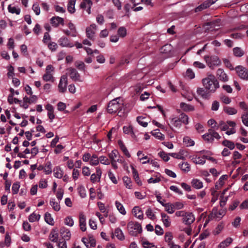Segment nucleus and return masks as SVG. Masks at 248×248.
<instances>
[{"mask_svg":"<svg viewBox=\"0 0 248 248\" xmlns=\"http://www.w3.org/2000/svg\"><path fill=\"white\" fill-rule=\"evenodd\" d=\"M123 182L125 187L128 189H131L132 187V184L131 180L130 178L127 176H124L123 178Z\"/></svg>","mask_w":248,"mask_h":248,"instance_id":"a18cd8bd","label":"nucleus"},{"mask_svg":"<svg viewBox=\"0 0 248 248\" xmlns=\"http://www.w3.org/2000/svg\"><path fill=\"white\" fill-rule=\"evenodd\" d=\"M210 6V3L209 2L208 3L206 2V1H205L202 4H201L200 6L196 7L195 8V12H198L201 11L202 10L209 7Z\"/></svg>","mask_w":248,"mask_h":248,"instance_id":"3c124183","label":"nucleus"},{"mask_svg":"<svg viewBox=\"0 0 248 248\" xmlns=\"http://www.w3.org/2000/svg\"><path fill=\"white\" fill-rule=\"evenodd\" d=\"M163 206L165 207V210L169 214H172L175 211L173 205L171 203L168 202L165 203Z\"/></svg>","mask_w":248,"mask_h":248,"instance_id":"c756f323","label":"nucleus"},{"mask_svg":"<svg viewBox=\"0 0 248 248\" xmlns=\"http://www.w3.org/2000/svg\"><path fill=\"white\" fill-rule=\"evenodd\" d=\"M54 176L57 178H62L63 176V172L59 166L56 167L54 170Z\"/></svg>","mask_w":248,"mask_h":248,"instance_id":"bb28decb","label":"nucleus"},{"mask_svg":"<svg viewBox=\"0 0 248 248\" xmlns=\"http://www.w3.org/2000/svg\"><path fill=\"white\" fill-rule=\"evenodd\" d=\"M197 93L201 96L203 98L207 99L209 97L208 93L206 91L202 88H198L197 91Z\"/></svg>","mask_w":248,"mask_h":248,"instance_id":"79ce46f5","label":"nucleus"},{"mask_svg":"<svg viewBox=\"0 0 248 248\" xmlns=\"http://www.w3.org/2000/svg\"><path fill=\"white\" fill-rule=\"evenodd\" d=\"M179 118L180 120L181 124H183L186 125L188 124L189 118L187 115L184 113H182L179 115Z\"/></svg>","mask_w":248,"mask_h":248,"instance_id":"864d4df0","label":"nucleus"},{"mask_svg":"<svg viewBox=\"0 0 248 248\" xmlns=\"http://www.w3.org/2000/svg\"><path fill=\"white\" fill-rule=\"evenodd\" d=\"M49 239L52 242H56L58 239V233L55 231H52L49 234Z\"/></svg>","mask_w":248,"mask_h":248,"instance_id":"09e8293b","label":"nucleus"},{"mask_svg":"<svg viewBox=\"0 0 248 248\" xmlns=\"http://www.w3.org/2000/svg\"><path fill=\"white\" fill-rule=\"evenodd\" d=\"M127 230L130 235L136 236L142 232V227L138 222L129 221L127 224Z\"/></svg>","mask_w":248,"mask_h":248,"instance_id":"20e7f679","label":"nucleus"},{"mask_svg":"<svg viewBox=\"0 0 248 248\" xmlns=\"http://www.w3.org/2000/svg\"><path fill=\"white\" fill-rule=\"evenodd\" d=\"M208 124L211 126L212 128L215 130H218L219 129V128L220 127V126L219 125V123L217 124V123L216 122V121L214 119H210L208 122Z\"/></svg>","mask_w":248,"mask_h":248,"instance_id":"a19ab883","label":"nucleus"},{"mask_svg":"<svg viewBox=\"0 0 248 248\" xmlns=\"http://www.w3.org/2000/svg\"><path fill=\"white\" fill-rule=\"evenodd\" d=\"M99 162L102 164L108 165L110 164V160L105 156L101 155L99 157Z\"/></svg>","mask_w":248,"mask_h":248,"instance_id":"69168bd1","label":"nucleus"},{"mask_svg":"<svg viewBox=\"0 0 248 248\" xmlns=\"http://www.w3.org/2000/svg\"><path fill=\"white\" fill-rule=\"evenodd\" d=\"M205 159L206 158L204 155L202 157H200L198 155H193L191 156V160L196 164L203 165L206 162Z\"/></svg>","mask_w":248,"mask_h":248,"instance_id":"5701e85b","label":"nucleus"},{"mask_svg":"<svg viewBox=\"0 0 248 248\" xmlns=\"http://www.w3.org/2000/svg\"><path fill=\"white\" fill-rule=\"evenodd\" d=\"M78 191L82 198H84L86 196V190L83 186H80L78 187Z\"/></svg>","mask_w":248,"mask_h":248,"instance_id":"680f3d73","label":"nucleus"},{"mask_svg":"<svg viewBox=\"0 0 248 248\" xmlns=\"http://www.w3.org/2000/svg\"><path fill=\"white\" fill-rule=\"evenodd\" d=\"M172 238H173V236L171 232H167L165 233V242L168 243V245H170L173 243L172 241Z\"/></svg>","mask_w":248,"mask_h":248,"instance_id":"5fc2aeb1","label":"nucleus"},{"mask_svg":"<svg viewBox=\"0 0 248 248\" xmlns=\"http://www.w3.org/2000/svg\"><path fill=\"white\" fill-rule=\"evenodd\" d=\"M202 82L203 86L209 92L214 93L219 87L217 80L212 75L202 79Z\"/></svg>","mask_w":248,"mask_h":248,"instance_id":"f03ea898","label":"nucleus"},{"mask_svg":"<svg viewBox=\"0 0 248 248\" xmlns=\"http://www.w3.org/2000/svg\"><path fill=\"white\" fill-rule=\"evenodd\" d=\"M141 242L144 248H157V246L155 245L154 243H150L145 239H142Z\"/></svg>","mask_w":248,"mask_h":248,"instance_id":"f704fd0d","label":"nucleus"},{"mask_svg":"<svg viewBox=\"0 0 248 248\" xmlns=\"http://www.w3.org/2000/svg\"><path fill=\"white\" fill-rule=\"evenodd\" d=\"M180 108L185 111H190L194 110V107L191 105L182 102L180 105Z\"/></svg>","mask_w":248,"mask_h":248,"instance_id":"ea45409f","label":"nucleus"},{"mask_svg":"<svg viewBox=\"0 0 248 248\" xmlns=\"http://www.w3.org/2000/svg\"><path fill=\"white\" fill-rule=\"evenodd\" d=\"M132 174L136 182L139 186H141L142 185V182L140 179L139 173L133 167H132Z\"/></svg>","mask_w":248,"mask_h":248,"instance_id":"4c0bfd02","label":"nucleus"},{"mask_svg":"<svg viewBox=\"0 0 248 248\" xmlns=\"http://www.w3.org/2000/svg\"><path fill=\"white\" fill-rule=\"evenodd\" d=\"M114 235L120 240H124L125 238L122 230L120 228H117L114 231Z\"/></svg>","mask_w":248,"mask_h":248,"instance_id":"cd10ccee","label":"nucleus"},{"mask_svg":"<svg viewBox=\"0 0 248 248\" xmlns=\"http://www.w3.org/2000/svg\"><path fill=\"white\" fill-rule=\"evenodd\" d=\"M115 204L117 210L121 214L125 215L126 214V212L122 204L118 201H116Z\"/></svg>","mask_w":248,"mask_h":248,"instance_id":"e433bc0d","label":"nucleus"},{"mask_svg":"<svg viewBox=\"0 0 248 248\" xmlns=\"http://www.w3.org/2000/svg\"><path fill=\"white\" fill-rule=\"evenodd\" d=\"M202 137L208 142H212L215 139L219 140L221 138L219 134L213 129H209L208 132L203 135Z\"/></svg>","mask_w":248,"mask_h":248,"instance_id":"39448f33","label":"nucleus"},{"mask_svg":"<svg viewBox=\"0 0 248 248\" xmlns=\"http://www.w3.org/2000/svg\"><path fill=\"white\" fill-rule=\"evenodd\" d=\"M54 68L52 65H48L46 68V72L43 76V79L45 81L54 82L55 79L53 77Z\"/></svg>","mask_w":248,"mask_h":248,"instance_id":"0eeeda50","label":"nucleus"},{"mask_svg":"<svg viewBox=\"0 0 248 248\" xmlns=\"http://www.w3.org/2000/svg\"><path fill=\"white\" fill-rule=\"evenodd\" d=\"M152 135L155 136V138L160 140H164L165 139V136L163 134H162L159 129L155 130L154 131L152 132Z\"/></svg>","mask_w":248,"mask_h":248,"instance_id":"c03bdc74","label":"nucleus"},{"mask_svg":"<svg viewBox=\"0 0 248 248\" xmlns=\"http://www.w3.org/2000/svg\"><path fill=\"white\" fill-rule=\"evenodd\" d=\"M158 155L165 161H168L170 159V154H167L164 151H161L158 153Z\"/></svg>","mask_w":248,"mask_h":248,"instance_id":"bf43d9fd","label":"nucleus"},{"mask_svg":"<svg viewBox=\"0 0 248 248\" xmlns=\"http://www.w3.org/2000/svg\"><path fill=\"white\" fill-rule=\"evenodd\" d=\"M182 125L180 120L178 117H173L170 119V126L172 129V127L180 128Z\"/></svg>","mask_w":248,"mask_h":248,"instance_id":"412c9836","label":"nucleus"},{"mask_svg":"<svg viewBox=\"0 0 248 248\" xmlns=\"http://www.w3.org/2000/svg\"><path fill=\"white\" fill-rule=\"evenodd\" d=\"M222 144L229 148L230 150H233L235 148L234 143L230 140H225L223 141Z\"/></svg>","mask_w":248,"mask_h":248,"instance_id":"603ef678","label":"nucleus"},{"mask_svg":"<svg viewBox=\"0 0 248 248\" xmlns=\"http://www.w3.org/2000/svg\"><path fill=\"white\" fill-rule=\"evenodd\" d=\"M76 0H69L67 5V10L71 14H73L75 12V5Z\"/></svg>","mask_w":248,"mask_h":248,"instance_id":"473e14b6","label":"nucleus"},{"mask_svg":"<svg viewBox=\"0 0 248 248\" xmlns=\"http://www.w3.org/2000/svg\"><path fill=\"white\" fill-rule=\"evenodd\" d=\"M211 215L214 217L220 218L224 215V211L223 210L218 211L217 208H214Z\"/></svg>","mask_w":248,"mask_h":248,"instance_id":"c85d7f7f","label":"nucleus"},{"mask_svg":"<svg viewBox=\"0 0 248 248\" xmlns=\"http://www.w3.org/2000/svg\"><path fill=\"white\" fill-rule=\"evenodd\" d=\"M204 60L207 65L211 68H214L215 66L220 64V61L218 57L216 56H209L206 55L204 57Z\"/></svg>","mask_w":248,"mask_h":248,"instance_id":"423d86ee","label":"nucleus"},{"mask_svg":"<svg viewBox=\"0 0 248 248\" xmlns=\"http://www.w3.org/2000/svg\"><path fill=\"white\" fill-rule=\"evenodd\" d=\"M235 70L240 78L248 80V69L247 68L239 65L235 68Z\"/></svg>","mask_w":248,"mask_h":248,"instance_id":"6e6552de","label":"nucleus"},{"mask_svg":"<svg viewBox=\"0 0 248 248\" xmlns=\"http://www.w3.org/2000/svg\"><path fill=\"white\" fill-rule=\"evenodd\" d=\"M79 225L80 229L82 232H85L86 230V217L82 213L79 214Z\"/></svg>","mask_w":248,"mask_h":248,"instance_id":"dca6fc26","label":"nucleus"},{"mask_svg":"<svg viewBox=\"0 0 248 248\" xmlns=\"http://www.w3.org/2000/svg\"><path fill=\"white\" fill-rule=\"evenodd\" d=\"M66 73L65 75H68L70 78L74 81L78 80L79 78V75L77 70L73 68H69L66 69Z\"/></svg>","mask_w":248,"mask_h":248,"instance_id":"ddd939ff","label":"nucleus"},{"mask_svg":"<svg viewBox=\"0 0 248 248\" xmlns=\"http://www.w3.org/2000/svg\"><path fill=\"white\" fill-rule=\"evenodd\" d=\"M108 155L110 160V161H117L118 162L122 163V160L118 158V157L120 156V155L118 151L117 150H112L110 153L108 154Z\"/></svg>","mask_w":248,"mask_h":248,"instance_id":"f3484780","label":"nucleus"},{"mask_svg":"<svg viewBox=\"0 0 248 248\" xmlns=\"http://www.w3.org/2000/svg\"><path fill=\"white\" fill-rule=\"evenodd\" d=\"M236 123L232 121H228L226 123L223 121L219 122V125L221 131H226V134L230 135L235 133Z\"/></svg>","mask_w":248,"mask_h":248,"instance_id":"7ed1b4c3","label":"nucleus"},{"mask_svg":"<svg viewBox=\"0 0 248 248\" xmlns=\"http://www.w3.org/2000/svg\"><path fill=\"white\" fill-rule=\"evenodd\" d=\"M44 170L46 174H49L52 172V165L50 162H47L46 163L44 168Z\"/></svg>","mask_w":248,"mask_h":248,"instance_id":"4d7b16f0","label":"nucleus"},{"mask_svg":"<svg viewBox=\"0 0 248 248\" xmlns=\"http://www.w3.org/2000/svg\"><path fill=\"white\" fill-rule=\"evenodd\" d=\"M217 76L218 78L222 81L226 82L228 80V77L224 70L222 69H218L217 71Z\"/></svg>","mask_w":248,"mask_h":248,"instance_id":"4be33fe9","label":"nucleus"},{"mask_svg":"<svg viewBox=\"0 0 248 248\" xmlns=\"http://www.w3.org/2000/svg\"><path fill=\"white\" fill-rule=\"evenodd\" d=\"M50 23L53 27L56 28L60 25H64V19L59 16H53L50 19Z\"/></svg>","mask_w":248,"mask_h":248,"instance_id":"4468645a","label":"nucleus"},{"mask_svg":"<svg viewBox=\"0 0 248 248\" xmlns=\"http://www.w3.org/2000/svg\"><path fill=\"white\" fill-rule=\"evenodd\" d=\"M161 217L164 226L166 227H170L171 224V220L169 216L164 213H161Z\"/></svg>","mask_w":248,"mask_h":248,"instance_id":"b1692460","label":"nucleus"},{"mask_svg":"<svg viewBox=\"0 0 248 248\" xmlns=\"http://www.w3.org/2000/svg\"><path fill=\"white\" fill-rule=\"evenodd\" d=\"M161 180V176L160 173L154 174L153 177H151L148 180V183L149 184L152 183H157L160 182Z\"/></svg>","mask_w":248,"mask_h":248,"instance_id":"393cba45","label":"nucleus"},{"mask_svg":"<svg viewBox=\"0 0 248 248\" xmlns=\"http://www.w3.org/2000/svg\"><path fill=\"white\" fill-rule=\"evenodd\" d=\"M180 169L185 172H188L190 170V165L187 162H183L179 164Z\"/></svg>","mask_w":248,"mask_h":248,"instance_id":"052dcab7","label":"nucleus"},{"mask_svg":"<svg viewBox=\"0 0 248 248\" xmlns=\"http://www.w3.org/2000/svg\"><path fill=\"white\" fill-rule=\"evenodd\" d=\"M48 48L52 51H55L58 48L57 44L54 42H50L47 44Z\"/></svg>","mask_w":248,"mask_h":248,"instance_id":"338daca9","label":"nucleus"},{"mask_svg":"<svg viewBox=\"0 0 248 248\" xmlns=\"http://www.w3.org/2000/svg\"><path fill=\"white\" fill-rule=\"evenodd\" d=\"M8 11L12 14L19 15L20 13V9L19 8L15 6H12L11 5L8 6Z\"/></svg>","mask_w":248,"mask_h":248,"instance_id":"de8ad7c7","label":"nucleus"},{"mask_svg":"<svg viewBox=\"0 0 248 248\" xmlns=\"http://www.w3.org/2000/svg\"><path fill=\"white\" fill-rule=\"evenodd\" d=\"M50 205L52 206L53 209L55 211H59L61 209V207L59 202H55V199L51 198L50 200Z\"/></svg>","mask_w":248,"mask_h":248,"instance_id":"2f4dec72","label":"nucleus"},{"mask_svg":"<svg viewBox=\"0 0 248 248\" xmlns=\"http://www.w3.org/2000/svg\"><path fill=\"white\" fill-rule=\"evenodd\" d=\"M67 76H62L60 78V80L58 85L59 91L62 93H65L67 89Z\"/></svg>","mask_w":248,"mask_h":248,"instance_id":"1a4fd4ad","label":"nucleus"},{"mask_svg":"<svg viewBox=\"0 0 248 248\" xmlns=\"http://www.w3.org/2000/svg\"><path fill=\"white\" fill-rule=\"evenodd\" d=\"M96 29V26L94 24H91L89 27L86 28V36L89 39H90L91 40H94Z\"/></svg>","mask_w":248,"mask_h":248,"instance_id":"9d476101","label":"nucleus"},{"mask_svg":"<svg viewBox=\"0 0 248 248\" xmlns=\"http://www.w3.org/2000/svg\"><path fill=\"white\" fill-rule=\"evenodd\" d=\"M68 26L72 32L71 36L76 37L77 36V32L75 26L70 22L68 24Z\"/></svg>","mask_w":248,"mask_h":248,"instance_id":"13d9d810","label":"nucleus"},{"mask_svg":"<svg viewBox=\"0 0 248 248\" xmlns=\"http://www.w3.org/2000/svg\"><path fill=\"white\" fill-rule=\"evenodd\" d=\"M117 33L119 37L124 38L126 35V30L124 27H121L119 28Z\"/></svg>","mask_w":248,"mask_h":248,"instance_id":"0e129e2a","label":"nucleus"},{"mask_svg":"<svg viewBox=\"0 0 248 248\" xmlns=\"http://www.w3.org/2000/svg\"><path fill=\"white\" fill-rule=\"evenodd\" d=\"M241 119L243 124L246 126H248V109L246 112H243Z\"/></svg>","mask_w":248,"mask_h":248,"instance_id":"6e6d98bb","label":"nucleus"},{"mask_svg":"<svg viewBox=\"0 0 248 248\" xmlns=\"http://www.w3.org/2000/svg\"><path fill=\"white\" fill-rule=\"evenodd\" d=\"M40 215L34 212L30 215L29 217V220L30 222H34L38 221L40 218Z\"/></svg>","mask_w":248,"mask_h":248,"instance_id":"37998d69","label":"nucleus"},{"mask_svg":"<svg viewBox=\"0 0 248 248\" xmlns=\"http://www.w3.org/2000/svg\"><path fill=\"white\" fill-rule=\"evenodd\" d=\"M224 111L228 115L235 114L237 112V110L234 108L226 107L224 108Z\"/></svg>","mask_w":248,"mask_h":248,"instance_id":"8fccbe9b","label":"nucleus"},{"mask_svg":"<svg viewBox=\"0 0 248 248\" xmlns=\"http://www.w3.org/2000/svg\"><path fill=\"white\" fill-rule=\"evenodd\" d=\"M45 220L49 225H53L54 224V219L52 217L51 214L49 213H46L45 214Z\"/></svg>","mask_w":248,"mask_h":248,"instance_id":"49530a36","label":"nucleus"},{"mask_svg":"<svg viewBox=\"0 0 248 248\" xmlns=\"http://www.w3.org/2000/svg\"><path fill=\"white\" fill-rule=\"evenodd\" d=\"M233 53L234 55L237 57H241L245 54L244 50L241 47H235L233 48Z\"/></svg>","mask_w":248,"mask_h":248,"instance_id":"72a5a7b5","label":"nucleus"},{"mask_svg":"<svg viewBox=\"0 0 248 248\" xmlns=\"http://www.w3.org/2000/svg\"><path fill=\"white\" fill-rule=\"evenodd\" d=\"M99 157L98 158L96 155L93 154L91 155L90 164L92 166H96L99 163Z\"/></svg>","mask_w":248,"mask_h":248,"instance_id":"c9c22d12","label":"nucleus"},{"mask_svg":"<svg viewBox=\"0 0 248 248\" xmlns=\"http://www.w3.org/2000/svg\"><path fill=\"white\" fill-rule=\"evenodd\" d=\"M60 234L64 241L70 239L71 235L70 230L65 227H62L61 229Z\"/></svg>","mask_w":248,"mask_h":248,"instance_id":"a211bd4d","label":"nucleus"},{"mask_svg":"<svg viewBox=\"0 0 248 248\" xmlns=\"http://www.w3.org/2000/svg\"><path fill=\"white\" fill-rule=\"evenodd\" d=\"M8 72L7 74L8 78H12L15 76L14 67L12 65H9L7 67Z\"/></svg>","mask_w":248,"mask_h":248,"instance_id":"e2e57ef3","label":"nucleus"},{"mask_svg":"<svg viewBox=\"0 0 248 248\" xmlns=\"http://www.w3.org/2000/svg\"><path fill=\"white\" fill-rule=\"evenodd\" d=\"M232 239L231 237H228L226 238L225 240L221 242L218 247L220 248H225L228 247L230 244L232 243Z\"/></svg>","mask_w":248,"mask_h":248,"instance_id":"58836bf2","label":"nucleus"},{"mask_svg":"<svg viewBox=\"0 0 248 248\" xmlns=\"http://www.w3.org/2000/svg\"><path fill=\"white\" fill-rule=\"evenodd\" d=\"M132 213L134 216L139 219H143V213L139 206H135L132 209Z\"/></svg>","mask_w":248,"mask_h":248,"instance_id":"aec40b11","label":"nucleus"},{"mask_svg":"<svg viewBox=\"0 0 248 248\" xmlns=\"http://www.w3.org/2000/svg\"><path fill=\"white\" fill-rule=\"evenodd\" d=\"M195 220L194 215L190 212H186V215L182 218V222L186 225L191 224Z\"/></svg>","mask_w":248,"mask_h":248,"instance_id":"9b49d317","label":"nucleus"},{"mask_svg":"<svg viewBox=\"0 0 248 248\" xmlns=\"http://www.w3.org/2000/svg\"><path fill=\"white\" fill-rule=\"evenodd\" d=\"M102 175V171L99 168H96V173L91 175L90 180L92 183L98 182L100 180Z\"/></svg>","mask_w":248,"mask_h":248,"instance_id":"2eb2a0df","label":"nucleus"},{"mask_svg":"<svg viewBox=\"0 0 248 248\" xmlns=\"http://www.w3.org/2000/svg\"><path fill=\"white\" fill-rule=\"evenodd\" d=\"M60 46L62 47H72L74 45L70 40L66 37H62L60 38L58 41Z\"/></svg>","mask_w":248,"mask_h":248,"instance_id":"f8f14e48","label":"nucleus"},{"mask_svg":"<svg viewBox=\"0 0 248 248\" xmlns=\"http://www.w3.org/2000/svg\"><path fill=\"white\" fill-rule=\"evenodd\" d=\"M64 223L67 226L72 227L74 225V221L72 217H67L64 219Z\"/></svg>","mask_w":248,"mask_h":248,"instance_id":"774afa93","label":"nucleus"},{"mask_svg":"<svg viewBox=\"0 0 248 248\" xmlns=\"http://www.w3.org/2000/svg\"><path fill=\"white\" fill-rule=\"evenodd\" d=\"M46 109L47 111V116L50 119V122H52L55 118V114H54V107L51 104H47L45 106Z\"/></svg>","mask_w":248,"mask_h":248,"instance_id":"6ab92c4d","label":"nucleus"},{"mask_svg":"<svg viewBox=\"0 0 248 248\" xmlns=\"http://www.w3.org/2000/svg\"><path fill=\"white\" fill-rule=\"evenodd\" d=\"M107 110L109 113L117 112L119 116H124L125 113V107L123 100L120 98L113 99L108 104Z\"/></svg>","mask_w":248,"mask_h":248,"instance_id":"f257e3e1","label":"nucleus"},{"mask_svg":"<svg viewBox=\"0 0 248 248\" xmlns=\"http://www.w3.org/2000/svg\"><path fill=\"white\" fill-rule=\"evenodd\" d=\"M191 184L192 186L197 189H199L203 187V183L198 179H192Z\"/></svg>","mask_w":248,"mask_h":248,"instance_id":"a878e982","label":"nucleus"},{"mask_svg":"<svg viewBox=\"0 0 248 248\" xmlns=\"http://www.w3.org/2000/svg\"><path fill=\"white\" fill-rule=\"evenodd\" d=\"M183 142L186 147L193 146L195 144L194 141L188 136L184 137Z\"/></svg>","mask_w":248,"mask_h":248,"instance_id":"7c9ffc66","label":"nucleus"}]
</instances>
